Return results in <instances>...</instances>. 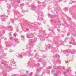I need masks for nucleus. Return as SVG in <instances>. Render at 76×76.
<instances>
[{
    "mask_svg": "<svg viewBox=\"0 0 76 76\" xmlns=\"http://www.w3.org/2000/svg\"><path fill=\"white\" fill-rule=\"evenodd\" d=\"M64 75H65V74H66V72H64Z\"/></svg>",
    "mask_w": 76,
    "mask_h": 76,
    "instance_id": "27",
    "label": "nucleus"
},
{
    "mask_svg": "<svg viewBox=\"0 0 76 76\" xmlns=\"http://www.w3.org/2000/svg\"><path fill=\"white\" fill-rule=\"evenodd\" d=\"M70 34V33H68V34Z\"/></svg>",
    "mask_w": 76,
    "mask_h": 76,
    "instance_id": "44",
    "label": "nucleus"
},
{
    "mask_svg": "<svg viewBox=\"0 0 76 76\" xmlns=\"http://www.w3.org/2000/svg\"><path fill=\"white\" fill-rule=\"evenodd\" d=\"M33 8H34V7H35V6H33Z\"/></svg>",
    "mask_w": 76,
    "mask_h": 76,
    "instance_id": "36",
    "label": "nucleus"
},
{
    "mask_svg": "<svg viewBox=\"0 0 76 76\" xmlns=\"http://www.w3.org/2000/svg\"><path fill=\"white\" fill-rule=\"evenodd\" d=\"M9 35H11V33H9Z\"/></svg>",
    "mask_w": 76,
    "mask_h": 76,
    "instance_id": "28",
    "label": "nucleus"
},
{
    "mask_svg": "<svg viewBox=\"0 0 76 76\" xmlns=\"http://www.w3.org/2000/svg\"><path fill=\"white\" fill-rule=\"evenodd\" d=\"M51 67L50 66L49 67V69H51Z\"/></svg>",
    "mask_w": 76,
    "mask_h": 76,
    "instance_id": "33",
    "label": "nucleus"
},
{
    "mask_svg": "<svg viewBox=\"0 0 76 76\" xmlns=\"http://www.w3.org/2000/svg\"><path fill=\"white\" fill-rule=\"evenodd\" d=\"M55 56L56 57V58H58L60 56H59V55H57V54H56L55 55Z\"/></svg>",
    "mask_w": 76,
    "mask_h": 76,
    "instance_id": "4",
    "label": "nucleus"
},
{
    "mask_svg": "<svg viewBox=\"0 0 76 76\" xmlns=\"http://www.w3.org/2000/svg\"><path fill=\"white\" fill-rule=\"evenodd\" d=\"M67 51H68V50H67Z\"/></svg>",
    "mask_w": 76,
    "mask_h": 76,
    "instance_id": "48",
    "label": "nucleus"
},
{
    "mask_svg": "<svg viewBox=\"0 0 76 76\" xmlns=\"http://www.w3.org/2000/svg\"><path fill=\"white\" fill-rule=\"evenodd\" d=\"M42 20V18L41 20Z\"/></svg>",
    "mask_w": 76,
    "mask_h": 76,
    "instance_id": "37",
    "label": "nucleus"
},
{
    "mask_svg": "<svg viewBox=\"0 0 76 76\" xmlns=\"http://www.w3.org/2000/svg\"><path fill=\"white\" fill-rule=\"evenodd\" d=\"M6 74H4V75H3V76H6Z\"/></svg>",
    "mask_w": 76,
    "mask_h": 76,
    "instance_id": "21",
    "label": "nucleus"
},
{
    "mask_svg": "<svg viewBox=\"0 0 76 76\" xmlns=\"http://www.w3.org/2000/svg\"><path fill=\"white\" fill-rule=\"evenodd\" d=\"M69 72V69H68L67 70V72Z\"/></svg>",
    "mask_w": 76,
    "mask_h": 76,
    "instance_id": "26",
    "label": "nucleus"
},
{
    "mask_svg": "<svg viewBox=\"0 0 76 76\" xmlns=\"http://www.w3.org/2000/svg\"><path fill=\"white\" fill-rule=\"evenodd\" d=\"M55 76H58V73H56L55 74Z\"/></svg>",
    "mask_w": 76,
    "mask_h": 76,
    "instance_id": "7",
    "label": "nucleus"
},
{
    "mask_svg": "<svg viewBox=\"0 0 76 76\" xmlns=\"http://www.w3.org/2000/svg\"><path fill=\"white\" fill-rule=\"evenodd\" d=\"M16 31L17 32H19V29H17L16 30Z\"/></svg>",
    "mask_w": 76,
    "mask_h": 76,
    "instance_id": "20",
    "label": "nucleus"
},
{
    "mask_svg": "<svg viewBox=\"0 0 76 76\" xmlns=\"http://www.w3.org/2000/svg\"><path fill=\"white\" fill-rule=\"evenodd\" d=\"M2 17H4V15H2Z\"/></svg>",
    "mask_w": 76,
    "mask_h": 76,
    "instance_id": "34",
    "label": "nucleus"
},
{
    "mask_svg": "<svg viewBox=\"0 0 76 76\" xmlns=\"http://www.w3.org/2000/svg\"><path fill=\"white\" fill-rule=\"evenodd\" d=\"M14 37H16V34H14Z\"/></svg>",
    "mask_w": 76,
    "mask_h": 76,
    "instance_id": "17",
    "label": "nucleus"
},
{
    "mask_svg": "<svg viewBox=\"0 0 76 76\" xmlns=\"http://www.w3.org/2000/svg\"><path fill=\"white\" fill-rule=\"evenodd\" d=\"M29 43L30 45H31L32 46H33V44H34V40L31 39L29 40Z\"/></svg>",
    "mask_w": 76,
    "mask_h": 76,
    "instance_id": "1",
    "label": "nucleus"
},
{
    "mask_svg": "<svg viewBox=\"0 0 76 76\" xmlns=\"http://www.w3.org/2000/svg\"><path fill=\"white\" fill-rule=\"evenodd\" d=\"M27 30H28V31L29 30V29H27Z\"/></svg>",
    "mask_w": 76,
    "mask_h": 76,
    "instance_id": "41",
    "label": "nucleus"
},
{
    "mask_svg": "<svg viewBox=\"0 0 76 76\" xmlns=\"http://www.w3.org/2000/svg\"><path fill=\"white\" fill-rule=\"evenodd\" d=\"M20 6H24V4L23 3H22V4H20Z\"/></svg>",
    "mask_w": 76,
    "mask_h": 76,
    "instance_id": "13",
    "label": "nucleus"
},
{
    "mask_svg": "<svg viewBox=\"0 0 76 76\" xmlns=\"http://www.w3.org/2000/svg\"><path fill=\"white\" fill-rule=\"evenodd\" d=\"M38 76V75H37V74H36L35 75V76Z\"/></svg>",
    "mask_w": 76,
    "mask_h": 76,
    "instance_id": "30",
    "label": "nucleus"
},
{
    "mask_svg": "<svg viewBox=\"0 0 76 76\" xmlns=\"http://www.w3.org/2000/svg\"><path fill=\"white\" fill-rule=\"evenodd\" d=\"M37 72H39V70L38 69H37Z\"/></svg>",
    "mask_w": 76,
    "mask_h": 76,
    "instance_id": "23",
    "label": "nucleus"
},
{
    "mask_svg": "<svg viewBox=\"0 0 76 76\" xmlns=\"http://www.w3.org/2000/svg\"><path fill=\"white\" fill-rule=\"evenodd\" d=\"M37 54H38V53H37Z\"/></svg>",
    "mask_w": 76,
    "mask_h": 76,
    "instance_id": "49",
    "label": "nucleus"
},
{
    "mask_svg": "<svg viewBox=\"0 0 76 76\" xmlns=\"http://www.w3.org/2000/svg\"><path fill=\"white\" fill-rule=\"evenodd\" d=\"M49 47H50V46H49Z\"/></svg>",
    "mask_w": 76,
    "mask_h": 76,
    "instance_id": "47",
    "label": "nucleus"
},
{
    "mask_svg": "<svg viewBox=\"0 0 76 76\" xmlns=\"http://www.w3.org/2000/svg\"><path fill=\"white\" fill-rule=\"evenodd\" d=\"M1 45H0V48H1Z\"/></svg>",
    "mask_w": 76,
    "mask_h": 76,
    "instance_id": "38",
    "label": "nucleus"
},
{
    "mask_svg": "<svg viewBox=\"0 0 76 76\" xmlns=\"http://www.w3.org/2000/svg\"><path fill=\"white\" fill-rule=\"evenodd\" d=\"M65 10L66 11H67V10H68V9L67 8H65Z\"/></svg>",
    "mask_w": 76,
    "mask_h": 76,
    "instance_id": "11",
    "label": "nucleus"
},
{
    "mask_svg": "<svg viewBox=\"0 0 76 76\" xmlns=\"http://www.w3.org/2000/svg\"><path fill=\"white\" fill-rule=\"evenodd\" d=\"M71 42H73V41H71Z\"/></svg>",
    "mask_w": 76,
    "mask_h": 76,
    "instance_id": "45",
    "label": "nucleus"
},
{
    "mask_svg": "<svg viewBox=\"0 0 76 76\" xmlns=\"http://www.w3.org/2000/svg\"><path fill=\"white\" fill-rule=\"evenodd\" d=\"M73 45H76V41H75L73 43Z\"/></svg>",
    "mask_w": 76,
    "mask_h": 76,
    "instance_id": "6",
    "label": "nucleus"
},
{
    "mask_svg": "<svg viewBox=\"0 0 76 76\" xmlns=\"http://www.w3.org/2000/svg\"><path fill=\"white\" fill-rule=\"evenodd\" d=\"M69 43H70V44H72V42H70Z\"/></svg>",
    "mask_w": 76,
    "mask_h": 76,
    "instance_id": "39",
    "label": "nucleus"
},
{
    "mask_svg": "<svg viewBox=\"0 0 76 76\" xmlns=\"http://www.w3.org/2000/svg\"><path fill=\"white\" fill-rule=\"evenodd\" d=\"M56 21H55L54 22V23H56Z\"/></svg>",
    "mask_w": 76,
    "mask_h": 76,
    "instance_id": "31",
    "label": "nucleus"
},
{
    "mask_svg": "<svg viewBox=\"0 0 76 76\" xmlns=\"http://www.w3.org/2000/svg\"><path fill=\"white\" fill-rule=\"evenodd\" d=\"M30 64V63L29 62H28V66H29V64Z\"/></svg>",
    "mask_w": 76,
    "mask_h": 76,
    "instance_id": "24",
    "label": "nucleus"
},
{
    "mask_svg": "<svg viewBox=\"0 0 76 76\" xmlns=\"http://www.w3.org/2000/svg\"><path fill=\"white\" fill-rule=\"evenodd\" d=\"M9 47V45H8L7 44L6 45V47Z\"/></svg>",
    "mask_w": 76,
    "mask_h": 76,
    "instance_id": "19",
    "label": "nucleus"
},
{
    "mask_svg": "<svg viewBox=\"0 0 76 76\" xmlns=\"http://www.w3.org/2000/svg\"><path fill=\"white\" fill-rule=\"evenodd\" d=\"M20 57H21V58H22V57H23V56H22V55L21 54H20Z\"/></svg>",
    "mask_w": 76,
    "mask_h": 76,
    "instance_id": "9",
    "label": "nucleus"
},
{
    "mask_svg": "<svg viewBox=\"0 0 76 76\" xmlns=\"http://www.w3.org/2000/svg\"><path fill=\"white\" fill-rule=\"evenodd\" d=\"M12 39V38H10V39Z\"/></svg>",
    "mask_w": 76,
    "mask_h": 76,
    "instance_id": "42",
    "label": "nucleus"
},
{
    "mask_svg": "<svg viewBox=\"0 0 76 76\" xmlns=\"http://www.w3.org/2000/svg\"><path fill=\"white\" fill-rule=\"evenodd\" d=\"M25 54V55H26V56L27 55H28V56L31 55V53H30V52H27L26 53H24L23 54Z\"/></svg>",
    "mask_w": 76,
    "mask_h": 76,
    "instance_id": "2",
    "label": "nucleus"
},
{
    "mask_svg": "<svg viewBox=\"0 0 76 76\" xmlns=\"http://www.w3.org/2000/svg\"><path fill=\"white\" fill-rule=\"evenodd\" d=\"M0 1H3V0H0Z\"/></svg>",
    "mask_w": 76,
    "mask_h": 76,
    "instance_id": "40",
    "label": "nucleus"
},
{
    "mask_svg": "<svg viewBox=\"0 0 76 76\" xmlns=\"http://www.w3.org/2000/svg\"><path fill=\"white\" fill-rule=\"evenodd\" d=\"M52 72H54V70H52Z\"/></svg>",
    "mask_w": 76,
    "mask_h": 76,
    "instance_id": "35",
    "label": "nucleus"
},
{
    "mask_svg": "<svg viewBox=\"0 0 76 76\" xmlns=\"http://www.w3.org/2000/svg\"><path fill=\"white\" fill-rule=\"evenodd\" d=\"M65 62L66 63H67V61H65Z\"/></svg>",
    "mask_w": 76,
    "mask_h": 76,
    "instance_id": "29",
    "label": "nucleus"
},
{
    "mask_svg": "<svg viewBox=\"0 0 76 76\" xmlns=\"http://www.w3.org/2000/svg\"><path fill=\"white\" fill-rule=\"evenodd\" d=\"M32 72H31V73H30V76H32Z\"/></svg>",
    "mask_w": 76,
    "mask_h": 76,
    "instance_id": "14",
    "label": "nucleus"
},
{
    "mask_svg": "<svg viewBox=\"0 0 76 76\" xmlns=\"http://www.w3.org/2000/svg\"><path fill=\"white\" fill-rule=\"evenodd\" d=\"M48 17H49V18H53V15L49 14H48Z\"/></svg>",
    "mask_w": 76,
    "mask_h": 76,
    "instance_id": "3",
    "label": "nucleus"
},
{
    "mask_svg": "<svg viewBox=\"0 0 76 76\" xmlns=\"http://www.w3.org/2000/svg\"><path fill=\"white\" fill-rule=\"evenodd\" d=\"M61 1V0H58V3H60V1Z\"/></svg>",
    "mask_w": 76,
    "mask_h": 76,
    "instance_id": "15",
    "label": "nucleus"
},
{
    "mask_svg": "<svg viewBox=\"0 0 76 76\" xmlns=\"http://www.w3.org/2000/svg\"><path fill=\"white\" fill-rule=\"evenodd\" d=\"M18 3H20V0H18L17 1Z\"/></svg>",
    "mask_w": 76,
    "mask_h": 76,
    "instance_id": "18",
    "label": "nucleus"
},
{
    "mask_svg": "<svg viewBox=\"0 0 76 76\" xmlns=\"http://www.w3.org/2000/svg\"><path fill=\"white\" fill-rule=\"evenodd\" d=\"M2 21H6V20H5V19L4 18V19L2 18Z\"/></svg>",
    "mask_w": 76,
    "mask_h": 76,
    "instance_id": "10",
    "label": "nucleus"
},
{
    "mask_svg": "<svg viewBox=\"0 0 76 76\" xmlns=\"http://www.w3.org/2000/svg\"><path fill=\"white\" fill-rule=\"evenodd\" d=\"M8 9H10L11 8V6L10 5H8L7 6Z\"/></svg>",
    "mask_w": 76,
    "mask_h": 76,
    "instance_id": "5",
    "label": "nucleus"
},
{
    "mask_svg": "<svg viewBox=\"0 0 76 76\" xmlns=\"http://www.w3.org/2000/svg\"><path fill=\"white\" fill-rule=\"evenodd\" d=\"M41 61V60L40 59V61L39 60H38V61H39V62H40Z\"/></svg>",
    "mask_w": 76,
    "mask_h": 76,
    "instance_id": "25",
    "label": "nucleus"
},
{
    "mask_svg": "<svg viewBox=\"0 0 76 76\" xmlns=\"http://www.w3.org/2000/svg\"><path fill=\"white\" fill-rule=\"evenodd\" d=\"M58 63H60V60H58Z\"/></svg>",
    "mask_w": 76,
    "mask_h": 76,
    "instance_id": "8",
    "label": "nucleus"
},
{
    "mask_svg": "<svg viewBox=\"0 0 76 76\" xmlns=\"http://www.w3.org/2000/svg\"><path fill=\"white\" fill-rule=\"evenodd\" d=\"M12 22H14V21H13V20H12Z\"/></svg>",
    "mask_w": 76,
    "mask_h": 76,
    "instance_id": "32",
    "label": "nucleus"
},
{
    "mask_svg": "<svg viewBox=\"0 0 76 76\" xmlns=\"http://www.w3.org/2000/svg\"><path fill=\"white\" fill-rule=\"evenodd\" d=\"M21 38H24V36H21Z\"/></svg>",
    "mask_w": 76,
    "mask_h": 76,
    "instance_id": "22",
    "label": "nucleus"
},
{
    "mask_svg": "<svg viewBox=\"0 0 76 76\" xmlns=\"http://www.w3.org/2000/svg\"><path fill=\"white\" fill-rule=\"evenodd\" d=\"M16 40H18L17 39H16Z\"/></svg>",
    "mask_w": 76,
    "mask_h": 76,
    "instance_id": "46",
    "label": "nucleus"
},
{
    "mask_svg": "<svg viewBox=\"0 0 76 76\" xmlns=\"http://www.w3.org/2000/svg\"><path fill=\"white\" fill-rule=\"evenodd\" d=\"M40 65L39 64V63H38L37 64V66H39Z\"/></svg>",
    "mask_w": 76,
    "mask_h": 76,
    "instance_id": "16",
    "label": "nucleus"
},
{
    "mask_svg": "<svg viewBox=\"0 0 76 76\" xmlns=\"http://www.w3.org/2000/svg\"><path fill=\"white\" fill-rule=\"evenodd\" d=\"M27 73H28V71H27Z\"/></svg>",
    "mask_w": 76,
    "mask_h": 76,
    "instance_id": "43",
    "label": "nucleus"
},
{
    "mask_svg": "<svg viewBox=\"0 0 76 76\" xmlns=\"http://www.w3.org/2000/svg\"><path fill=\"white\" fill-rule=\"evenodd\" d=\"M1 64H4V65H5L6 64L3 62H1Z\"/></svg>",
    "mask_w": 76,
    "mask_h": 76,
    "instance_id": "12",
    "label": "nucleus"
}]
</instances>
